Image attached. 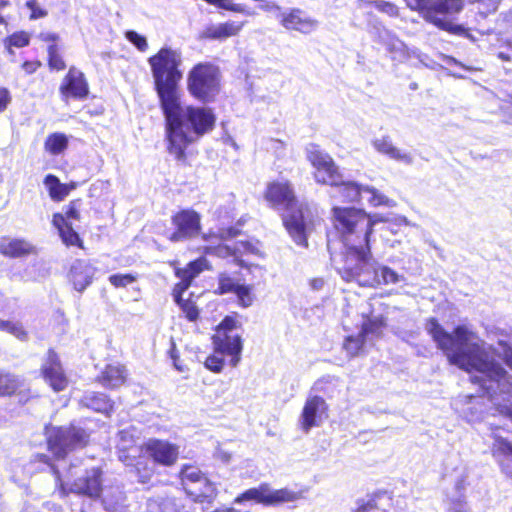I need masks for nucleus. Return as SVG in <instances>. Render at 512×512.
Here are the masks:
<instances>
[{
  "label": "nucleus",
  "instance_id": "nucleus-1",
  "mask_svg": "<svg viewBox=\"0 0 512 512\" xmlns=\"http://www.w3.org/2000/svg\"><path fill=\"white\" fill-rule=\"evenodd\" d=\"M331 214L332 226L344 247L341 265L336 268L342 280L370 288L397 283L399 277L394 270L373 263L370 240L377 219L352 206H334Z\"/></svg>",
  "mask_w": 512,
  "mask_h": 512
},
{
  "label": "nucleus",
  "instance_id": "nucleus-2",
  "mask_svg": "<svg viewBox=\"0 0 512 512\" xmlns=\"http://www.w3.org/2000/svg\"><path fill=\"white\" fill-rule=\"evenodd\" d=\"M164 116V140L167 153L181 165H189L192 146L216 126V115L212 108L183 106L181 97L160 107Z\"/></svg>",
  "mask_w": 512,
  "mask_h": 512
},
{
  "label": "nucleus",
  "instance_id": "nucleus-3",
  "mask_svg": "<svg viewBox=\"0 0 512 512\" xmlns=\"http://www.w3.org/2000/svg\"><path fill=\"white\" fill-rule=\"evenodd\" d=\"M425 328L450 364L469 373L480 372L496 382L506 377L507 372L499 363L489 360L478 344L470 343L473 333L466 326L458 325L449 333L437 318L430 317L425 322Z\"/></svg>",
  "mask_w": 512,
  "mask_h": 512
},
{
  "label": "nucleus",
  "instance_id": "nucleus-4",
  "mask_svg": "<svg viewBox=\"0 0 512 512\" xmlns=\"http://www.w3.org/2000/svg\"><path fill=\"white\" fill-rule=\"evenodd\" d=\"M159 106L180 96L179 84L183 78L181 53L171 47H161L148 58Z\"/></svg>",
  "mask_w": 512,
  "mask_h": 512
},
{
  "label": "nucleus",
  "instance_id": "nucleus-5",
  "mask_svg": "<svg viewBox=\"0 0 512 512\" xmlns=\"http://www.w3.org/2000/svg\"><path fill=\"white\" fill-rule=\"evenodd\" d=\"M47 451L56 460L64 461L76 450L84 449L90 444L91 432L75 423L68 425H47L44 428Z\"/></svg>",
  "mask_w": 512,
  "mask_h": 512
},
{
  "label": "nucleus",
  "instance_id": "nucleus-6",
  "mask_svg": "<svg viewBox=\"0 0 512 512\" xmlns=\"http://www.w3.org/2000/svg\"><path fill=\"white\" fill-rule=\"evenodd\" d=\"M220 68L211 62H199L191 67L187 74V91L200 103L214 102L222 87Z\"/></svg>",
  "mask_w": 512,
  "mask_h": 512
},
{
  "label": "nucleus",
  "instance_id": "nucleus-7",
  "mask_svg": "<svg viewBox=\"0 0 512 512\" xmlns=\"http://www.w3.org/2000/svg\"><path fill=\"white\" fill-rule=\"evenodd\" d=\"M239 328H241L239 314L232 312L223 317L214 328V333L211 336L214 352L228 357L232 367H236L241 361L244 346L242 336L236 332Z\"/></svg>",
  "mask_w": 512,
  "mask_h": 512
},
{
  "label": "nucleus",
  "instance_id": "nucleus-8",
  "mask_svg": "<svg viewBox=\"0 0 512 512\" xmlns=\"http://www.w3.org/2000/svg\"><path fill=\"white\" fill-rule=\"evenodd\" d=\"M178 479L182 490L194 503L212 504L218 495L215 483L196 464H183Z\"/></svg>",
  "mask_w": 512,
  "mask_h": 512
},
{
  "label": "nucleus",
  "instance_id": "nucleus-9",
  "mask_svg": "<svg viewBox=\"0 0 512 512\" xmlns=\"http://www.w3.org/2000/svg\"><path fill=\"white\" fill-rule=\"evenodd\" d=\"M139 445L133 439L127 444L122 438V443L117 447V455L139 483L148 484L157 474L156 465L145 453L139 452Z\"/></svg>",
  "mask_w": 512,
  "mask_h": 512
},
{
  "label": "nucleus",
  "instance_id": "nucleus-10",
  "mask_svg": "<svg viewBox=\"0 0 512 512\" xmlns=\"http://www.w3.org/2000/svg\"><path fill=\"white\" fill-rule=\"evenodd\" d=\"M302 497L301 492L291 490L287 487L272 489L270 484L262 482L258 487L249 488L240 493L234 502L242 504L253 501L266 507H276L285 503L295 502Z\"/></svg>",
  "mask_w": 512,
  "mask_h": 512
},
{
  "label": "nucleus",
  "instance_id": "nucleus-11",
  "mask_svg": "<svg viewBox=\"0 0 512 512\" xmlns=\"http://www.w3.org/2000/svg\"><path fill=\"white\" fill-rule=\"evenodd\" d=\"M80 205V198L71 200L65 206L64 213L56 212L52 215V224L57 229L59 237L66 247H77L84 250V241L70 222V220H81Z\"/></svg>",
  "mask_w": 512,
  "mask_h": 512
},
{
  "label": "nucleus",
  "instance_id": "nucleus-12",
  "mask_svg": "<svg viewBox=\"0 0 512 512\" xmlns=\"http://www.w3.org/2000/svg\"><path fill=\"white\" fill-rule=\"evenodd\" d=\"M306 159L313 168L312 176L319 185L331 186L338 184L343 174L331 155L324 152L318 145L312 144L306 151Z\"/></svg>",
  "mask_w": 512,
  "mask_h": 512
},
{
  "label": "nucleus",
  "instance_id": "nucleus-13",
  "mask_svg": "<svg viewBox=\"0 0 512 512\" xmlns=\"http://www.w3.org/2000/svg\"><path fill=\"white\" fill-rule=\"evenodd\" d=\"M173 231L167 236L172 243L193 239L202 231L201 215L192 208H182L171 215Z\"/></svg>",
  "mask_w": 512,
  "mask_h": 512
},
{
  "label": "nucleus",
  "instance_id": "nucleus-14",
  "mask_svg": "<svg viewBox=\"0 0 512 512\" xmlns=\"http://www.w3.org/2000/svg\"><path fill=\"white\" fill-rule=\"evenodd\" d=\"M263 198L268 206L273 209L289 210L296 208L299 201L295 194L294 187L289 180H272L267 183Z\"/></svg>",
  "mask_w": 512,
  "mask_h": 512
},
{
  "label": "nucleus",
  "instance_id": "nucleus-15",
  "mask_svg": "<svg viewBox=\"0 0 512 512\" xmlns=\"http://www.w3.org/2000/svg\"><path fill=\"white\" fill-rule=\"evenodd\" d=\"M139 452L145 453L155 465L174 466L179 459V446L168 440L150 438L139 445Z\"/></svg>",
  "mask_w": 512,
  "mask_h": 512
},
{
  "label": "nucleus",
  "instance_id": "nucleus-16",
  "mask_svg": "<svg viewBox=\"0 0 512 512\" xmlns=\"http://www.w3.org/2000/svg\"><path fill=\"white\" fill-rule=\"evenodd\" d=\"M200 234L202 240L207 243L201 248L203 255L219 258L234 256L235 250L224 244V241L239 235V230L235 227H222L217 231L209 229L207 232Z\"/></svg>",
  "mask_w": 512,
  "mask_h": 512
},
{
  "label": "nucleus",
  "instance_id": "nucleus-17",
  "mask_svg": "<svg viewBox=\"0 0 512 512\" xmlns=\"http://www.w3.org/2000/svg\"><path fill=\"white\" fill-rule=\"evenodd\" d=\"M102 476L103 471L100 467L86 468L84 473L77 477L70 487L67 486L68 495L73 493L92 500L99 499L103 492Z\"/></svg>",
  "mask_w": 512,
  "mask_h": 512
},
{
  "label": "nucleus",
  "instance_id": "nucleus-18",
  "mask_svg": "<svg viewBox=\"0 0 512 512\" xmlns=\"http://www.w3.org/2000/svg\"><path fill=\"white\" fill-rule=\"evenodd\" d=\"M59 93L64 101L85 100L90 93L85 74L76 66H70L59 85Z\"/></svg>",
  "mask_w": 512,
  "mask_h": 512
},
{
  "label": "nucleus",
  "instance_id": "nucleus-19",
  "mask_svg": "<svg viewBox=\"0 0 512 512\" xmlns=\"http://www.w3.org/2000/svg\"><path fill=\"white\" fill-rule=\"evenodd\" d=\"M40 373L43 380L54 392L64 391L68 387V376L59 354L53 348L47 350L46 358L40 367Z\"/></svg>",
  "mask_w": 512,
  "mask_h": 512
},
{
  "label": "nucleus",
  "instance_id": "nucleus-20",
  "mask_svg": "<svg viewBox=\"0 0 512 512\" xmlns=\"http://www.w3.org/2000/svg\"><path fill=\"white\" fill-rule=\"evenodd\" d=\"M328 416L329 406L325 399L318 395L308 396L300 414V428L308 433L313 427L320 426Z\"/></svg>",
  "mask_w": 512,
  "mask_h": 512
},
{
  "label": "nucleus",
  "instance_id": "nucleus-21",
  "mask_svg": "<svg viewBox=\"0 0 512 512\" xmlns=\"http://www.w3.org/2000/svg\"><path fill=\"white\" fill-rule=\"evenodd\" d=\"M206 256L202 254L200 257L189 261L184 267L176 266V261L170 262V265L174 267V275L179 278V281L173 287L189 289L194 279L202 272L212 270V265Z\"/></svg>",
  "mask_w": 512,
  "mask_h": 512
},
{
  "label": "nucleus",
  "instance_id": "nucleus-22",
  "mask_svg": "<svg viewBox=\"0 0 512 512\" xmlns=\"http://www.w3.org/2000/svg\"><path fill=\"white\" fill-rule=\"evenodd\" d=\"M464 8V0H431L426 22L439 28Z\"/></svg>",
  "mask_w": 512,
  "mask_h": 512
},
{
  "label": "nucleus",
  "instance_id": "nucleus-23",
  "mask_svg": "<svg viewBox=\"0 0 512 512\" xmlns=\"http://www.w3.org/2000/svg\"><path fill=\"white\" fill-rule=\"evenodd\" d=\"M282 216V222L293 241L302 247H308L306 224L301 204L296 208L286 210Z\"/></svg>",
  "mask_w": 512,
  "mask_h": 512
},
{
  "label": "nucleus",
  "instance_id": "nucleus-24",
  "mask_svg": "<svg viewBox=\"0 0 512 512\" xmlns=\"http://www.w3.org/2000/svg\"><path fill=\"white\" fill-rule=\"evenodd\" d=\"M279 21L285 29L303 34H309L317 27V21L299 8H292L281 13Z\"/></svg>",
  "mask_w": 512,
  "mask_h": 512
},
{
  "label": "nucleus",
  "instance_id": "nucleus-25",
  "mask_svg": "<svg viewBox=\"0 0 512 512\" xmlns=\"http://www.w3.org/2000/svg\"><path fill=\"white\" fill-rule=\"evenodd\" d=\"M95 268L88 262L77 259L70 267L67 278L77 292H83L94 278Z\"/></svg>",
  "mask_w": 512,
  "mask_h": 512
},
{
  "label": "nucleus",
  "instance_id": "nucleus-26",
  "mask_svg": "<svg viewBox=\"0 0 512 512\" xmlns=\"http://www.w3.org/2000/svg\"><path fill=\"white\" fill-rule=\"evenodd\" d=\"M128 372L125 365L111 363L104 366L96 381L104 388L115 390L127 383Z\"/></svg>",
  "mask_w": 512,
  "mask_h": 512
},
{
  "label": "nucleus",
  "instance_id": "nucleus-27",
  "mask_svg": "<svg viewBox=\"0 0 512 512\" xmlns=\"http://www.w3.org/2000/svg\"><path fill=\"white\" fill-rule=\"evenodd\" d=\"M393 505V498L386 490H377L360 499L354 512H389Z\"/></svg>",
  "mask_w": 512,
  "mask_h": 512
},
{
  "label": "nucleus",
  "instance_id": "nucleus-28",
  "mask_svg": "<svg viewBox=\"0 0 512 512\" xmlns=\"http://www.w3.org/2000/svg\"><path fill=\"white\" fill-rule=\"evenodd\" d=\"M244 22L227 21L218 25H208L200 33V40L223 41L240 33Z\"/></svg>",
  "mask_w": 512,
  "mask_h": 512
},
{
  "label": "nucleus",
  "instance_id": "nucleus-29",
  "mask_svg": "<svg viewBox=\"0 0 512 512\" xmlns=\"http://www.w3.org/2000/svg\"><path fill=\"white\" fill-rule=\"evenodd\" d=\"M83 408L104 415H111L114 412V401L105 393L99 391L85 392L78 401Z\"/></svg>",
  "mask_w": 512,
  "mask_h": 512
},
{
  "label": "nucleus",
  "instance_id": "nucleus-30",
  "mask_svg": "<svg viewBox=\"0 0 512 512\" xmlns=\"http://www.w3.org/2000/svg\"><path fill=\"white\" fill-rule=\"evenodd\" d=\"M35 253V247L23 238L2 237L0 254L7 258H21Z\"/></svg>",
  "mask_w": 512,
  "mask_h": 512
},
{
  "label": "nucleus",
  "instance_id": "nucleus-31",
  "mask_svg": "<svg viewBox=\"0 0 512 512\" xmlns=\"http://www.w3.org/2000/svg\"><path fill=\"white\" fill-rule=\"evenodd\" d=\"M187 290L188 289L181 287H173L171 295L174 302L182 311L184 318L188 322L196 323L200 319L201 310L198 307L196 300L192 298L193 294H190V297L188 298H183V295Z\"/></svg>",
  "mask_w": 512,
  "mask_h": 512
},
{
  "label": "nucleus",
  "instance_id": "nucleus-32",
  "mask_svg": "<svg viewBox=\"0 0 512 512\" xmlns=\"http://www.w3.org/2000/svg\"><path fill=\"white\" fill-rule=\"evenodd\" d=\"M23 379L6 368H0V398H12L21 392Z\"/></svg>",
  "mask_w": 512,
  "mask_h": 512
},
{
  "label": "nucleus",
  "instance_id": "nucleus-33",
  "mask_svg": "<svg viewBox=\"0 0 512 512\" xmlns=\"http://www.w3.org/2000/svg\"><path fill=\"white\" fill-rule=\"evenodd\" d=\"M388 327L387 318L384 315L373 316L370 314H364L362 316V323L360 327V333L366 339L368 336H374L375 338H381L384 335V331Z\"/></svg>",
  "mask_w": 512,
  "mask_h": 512
},
{
  "label": "nucleus",
  "instance_id": "nucleus-34",
  "mask_svg": "<svg viewBox=\"0 0 512 512\" xmlns=\"http://www.w3.org/2000/svg\"><path fill=\"white\" fill-rule=\"evenodd\" d=\"M338 184H332L331 187L337 188V197L343 203H359L363 193V186L355 181H344L339 178Z\"/></svg>",
  "mask_w": 512,
  "mask_h": 512
},
{
  "label": "nucleus",
  "instance_id": "nucleus-35",
  "mask_svg": "<svg viewBox=\"0 0 512 512\" xmlns=\"http://www.w3.org/2000/svg\"><path fill=\"white\" fill-rule=\"evenodd\" d=\"M34 461L38 462V463L45 464L46 466L49 467L50 472L53 475L54 480H55L56 489L59 491L61 496H67L68 495L67 484L64 482V480L62 478L60 469L55 464V462H57L58 460H56L52 454L47 455L44 453H37L34 456Z\"/></svg>",
  "mask_w": 512,
  "mask_h": 512
},
{
  "label": "nucleus",
  "instance_id": "nucleus-36",
  "mask_svg": "<svg viewBox=\"0 0 512 512\" xmlns=\"http://www.w3.org/2000/svg\"><path fill=\"white\" fill-rule=\"evenodd\" d=\"M373 146L378 152L385 154L396 161H401L407 164L412 162L410 154L403 153L396 148L389 137H383L375 140Z\"/></svg>",
  "mask_w": 512,
  "mask_h": 512
},
{
  "label": "nucleus",
  "instance_id": "nucleus-37",
  "mask_svg": "<svg viewBox=\"0 0 512 512\" xmlns=\"http://www.w3.org/2000/svg\"><path fill=\"white\" fill-rule=\"evenodd\" d=\"M69 139L62 132H54L49 134L44 141V149L50 155H60L68 148Z\"/></svg>",
  "mask_w": 512,
  "mask_h": 512
},
{
  "label": "nucleus",
  "instance_id": "nucleus-38",
  "mask_svg": "<svg viewBox=\"0 0 512 512\" xmlns=\"http://www.w3.org/2000/svg\"><path fill=\"white\" fill-rule=\"evenodd\" d=\"M50 199L54 202H61L67 197V190L64 183L54 174H47L43 179Z\"/></svg>",
  "mask_w": 512,
  "mask_h": 512
},
{
  "label": "nucleus",
  "instance_id": "nucleus-39",
  "mask_svg": "<svg viewBox=\"0 0 512 512\" xmlns=\"http://www.w3.org/2000/svg\"><path fill=\"white\" fill-rule=\"evenodd\" d=\"M358 4L374 7L378 12L390 18H398L400 16L399 7L386 0H358Z\"/></svg>",
  "mask_w": 512,
  "mask_h": 512
},
{
  "label": "nucleus",
  "instance_id": "nucleus-40",
  "mask_svg": "<svg viewBox=\"0 0 512 512\" xmlns=\"http://www.w3.org/2000/svg\"><path fill=\"white\" fill-rule=\"evenodd\" d=\"M497 427L492 429L493 443L491 446V453L493 456L503 457L507 459L512 457V443L506 438L501 437L495 431Z\"/></svg>",
  "mask_w": 512,
  "mask_h": 512
},
{
  "label": "nucleus",
  "instance_id": "nucleus-41",
  "mask_svg": "<svg viewBox=\"0 0 512 512\" xmlns=\"http://www.w3.org/2000/svg\"><path fill=\"white\" fill-rule=\"evenodd\" d=\"M365 342L366 339L360 332L357 335H349L344 339L343 349L349 358H355L364 351Z\"/></svg>",
  "mask_w": 512,
  "mask_h": 512
},
{
  "label": "nucleus",
  "instance_id": "nucleus-42",
  "mask_svg": "<svg viewBox=\"0 0 512 512\" xmlns=\"http://www.w3.org/2000/svg\"><path fill=\"white\" fill-rule=\"evenodd\" d=\"M47 65L50 71L61 72L67 68L66 61L58 45H48Z\"/></svg>",
  "mask_w": 512,
  "mask_h": 512
},
{
  "label": "nucleus",
  "instance_id": "nucleus-43",
  "mask_svg": "<svg viewBox=\"0 0 512 512\" xmlns=\"http://www.w3.org/2000/svg\"><path fill=\"white\" fill-rule=\"evenodd\" d=\"M239 282L226 272H220L217 275V286L213 290V294L223 296L226 294H233Z\"/></svg>",
  "mask_w": 512,
  "mask_h": 512
},
{
  "label": "nucleus",
  "instance_id": "nucleus-44",
  "mask_svg": "<svg viewBox=\"0 0 512 512\" xmlns=\"http://www.w3.org/2000/svg\"><path fill=\"white\" fill-rule=\"evenodd\" d=\"M233 294L236 296L238 306L248 308L253 305L256 297L251 284L239 283Z\"/></svg>",
  "mask_w": 512,
  "mask_h": 512
},
{
  "label": "nucleus",
  "instance_id": "nucleus-45",
  "mask_svg": "<svg viewBox=\"0 0 512 512\" xmlns=\"http://www.w3.org/2000/svg\"><path fill=\"white\" fill-rule=\"evenodd\" d=\"M0 331L7 332L20 341H26L28 339V332L19 322H13L0 318Z\"/></svg>",
  "mask_w": 512,
  "mask_h": 512
},
{
  "label": "nucleus",
  "instance_id": "nucleus-46",
  "mask_svg": "<svg viewBox=\"0 0 512 512\" xmlns=\"http://www.w3.org/2000/svg\"><path fill=\"white\" fill-rule=\"evenodd\" d=\"M30 43V36L25 31H19L11 34L5 39V46L9 53H13L12 48H23Z\"/></svg>",
  "mask_w": 512,
  "mask_h": 512
},
{
  "label": "nucleus",
  "instance_id": "nucleus-47",
  "mask_svg": "<svg viewBox=\"0 0 512 512\" xmlns=\"http://www.w3.org/2000/svg\"><path fill=\"white\" fill-rule=\"evenodd\" d=\"M206 3L210 5H214L218 8L234 12V13H241L246 15H252L253 13L250 12L246 5L233 3L231 0H204Z\"/></svg>",
  "mask_w": 512,
  "mask_h": 512
},
{
  "label": "nucleus",
  "instance_id": "nucleus-48",
  "mask_svg": "<svg viewBox=\"0 0 512 512\" xmlns=\"http://www.w3.org/2000/svg\"><path fill=\"white\" fill-rule=\"evenodd\" d=\"M138 275L132 274V273H126V274H112L109 276L108 280L110 284L115 288H124L135 281H137Z\"/></svg>",
  "mask_w": 512,
  "mask_h": 512
},
{
  "label": "nucleus",
  "instance_id": "nucleus-49",
  "mask_svg": "<svg viewBox=\"0 0 512 512\" xmlns=\"http://www.w3.org/2000/svg\"><path fill=\"white\" fill-rule=\"evenodd\" d=\"M443 25L440 26L438 29L448 32L452 35L462 36L464 38L472 39V34L470 32L469 28L464 27L461 24H454L450 20L446 23H442Z\"/></svg>",
  "mask_w": 512,
  "mask_h": 512
},
{
  "label": "nucleus",
  "instance_id": "nucleus-50",
  "mask_svg": "<svg viewBox=\"0 0 512 512\" xmlns=\"http://www.w3.org/2000/svg\"><path fill=\"white\" fill-rule=\"evenodd\" d=\"M363 193L369 194L367 201L373 207L386 205L388 203L387 197L385 195H383L382 193H380L374 187L363 186Z\"/></svg>",
  "mask_w": 512,
  "mask_h": 512
},
{
  "label": "nucleus",
  "instance_id": "nucleus-51",
  "mask_svg": "<svg viewBox=\"0 0 512 512\" xmlns=\"http://www.w3.org/2000/svg\"><path fill=\"white\" fill-rule=\"evenodd\" d=\"M125 38L141 52H145L148 49L146 37L134 30L126 31Z\"/></svg>",
  "mask_w": 512,
  "mask_h": 512
},
{
  "label": "nucleus",
  "instance_id": "nucleus-52",
  "mask_svg": "<svg viewBox=\"0 0 512 512\" xmlns=\"http://www.w3.org/2000/svg\"><path fill=\"white\" fill-rule=\"evenodd\" d=\"M213 351L212 354L206 357L204 361V366L214 373H220L225 365L223 357H220Z\"/></svg>",
  "mask_w": 512,
  "mask_h": 512
},
{
  "label": "nucleus",
  "instance_id": "nucleus-53",
  "mask_svg": "<svg viewBox=\"0 0 512 512\" xmlns=\"http://www.w3.org/2000/svg\"><path fill=\"white\" fill-rule=\"evenodd\" d=\"M407 6L413 10L417 11L421 17L426 21V17L429 10V5L431 0H405Z\"/></svg>",
  "mask_w": 512,
  "mask_h": 512
},
{
  "label": "nucleus",
  "instance_id": "nucleus-54",
  "mask_svg": "<svg viewBox=\"0 0 512 512\" xmlns=\"http://www.w3.org/2000/svg\"><path fill=\"white\" fill-rule=\"evenodd\" d=\"M467 2L468 4H480L483 6V9H479V13L483 16H487L489 14L494 13L497 8L498 4L495 0H464V3Z\"/></svg>",
  "mask_w": 512,
  "mask_h": 512
},
{
  "label": "nucleus",
  "instance_id": "nucleus-55",
  "mask_svg": "<svg viewBox=\"0 0 512 512\" xmlns=\"http://www.w3.org/2000/svg\"><path fill=\"white\" fill-rule=\"evenodd\" d=\"M26 6L30 9L31 11V14H30V18L31 19H38V18H42V17H45L47 15V11H45L44 9L40 8L38 6V3L36 0H28L26 2Z\"/></svg>",
  "mask_w": 512,
  "mask_h": 512
},
{
  "label": "nucleus",
  "instance_id": "nucleus-56",
  "mask_svg": "<svg viewBox=\"0 0 512 512\" xmlns=\"http://www.w3.org/2000/svg\"><path fill=\"white\" fill-rule=\"evenodd\" d=\"M12 101V95L8 88L0 87V113L4 112Z\"/></svg>",
  "mask_w": 512,
  "mask_h": 512
},
{
  "label": "nucleus",
  "instance_id": "nucleus-57",
  "mask_svg": "<svg viewBox=\"0 0 512 512\" xmlns=\"http://www.w3.org/2000/svg\"><path fill=\"white\" fill-rule=\"evenodd\" d=\"M42 66V62L38 59L26 60L21 64L22 70L30 75L35 73Z\"/></svg>",
  "mask_w": 512,
  "mask_h": 512
},
{
  "label": "nucleus",
  "instance_id": "nucleus-58",
  "mask_svg": "<svg viewBox=\"0 0 512 512\" xmlns=\"http://www.w3.org/2000/svg\"><path fill=\"white\" fill-rule=\"evenodd\" d=\"M37 38L49 45H58L57 42L59 41V35L51 32H41L38 34Z\"/></svg>",
  "mask_w": 512,
  "mask_h": 512
},
{
  "label": "nucleus",
  "instance_id": "nucleus-59",
  "mask_svg": "<svg viewBox=\"0 0 512 512\" xmlns=\"http://www.w3.org/2000/svg\"><path fill=\"white\" fill-rule=\"evenodd\" d=\"M170 354H171V358H172V360H173V365H174V367H175L178 371H180V372H184V371H186V370H187V367L181 363V361H180V359H179V356H178V354H177V352H176L175 348H173V349L171 350Z\"/></svg>",
  "mask_w": 512,
  "mask_h": 512
},
{
  "label": "nucleus",
  "instance_id": "nucleus-60",
  "mask_svg": "<svg viewBox=\"0 0 512 512\" xmlns=\"http://www.w3.org/2000/svg\"><path fill=\"white\" fill-rule=\"evenodd\" d=\"M502 471L510 478H512V457L503 459L501 463Z\"/></svg>",
  "mask_w": 512,
  "mask_h": 512
},
{
  "label": "nucleus",
  "instance_id": "nucleus-61",
  "mask_svg": "<svg viewBox=\"0 0 512 512\" xmlns=\"http://www.w3.org/2000/svg\"><path fill=\"white\" fill-rule=\"evenodd\" d=\"M330 382L325 379H319L316 381L314 388L320 392H326V385H328Z\"/></svg>",
  "mask_w": 512,
  "mask_h": 512
},
{
  "label": "nucleus",
  "instance_id": "nucleus-62",
  "mask_svg": "<svg viewBox=\"0 0 512 512\" xmlns=\"http://www.w3.org/2000/svg\"><path fill=\"white\" fill-rule=\"evenodd\" d=\"M324 285V279L323 278H313L310 280V286L314 289V290H319L323 287Z\"/></svg>",
  "mask_w": 512,
  "mask_h": 512
},
{
  "label": "nucleus",
  "instance_id": "nucleus-63",
  "mask_svg": "<svg viewBox=\"0 0 512 512\" xmlns=\"http://www.w3.org/2000/svg\"><path fill=\"white\" fill-rule=\"evenodd\" d=\"M211 512H241L238 509H235L233 507H225V508H217Z\"/></svg>",
  "mask_w": 512,
  "mask_h": 512
},
{
  "label": "nucleus",
  "instance_id": "nucleus-64",
  "mask_svg": "<svg viewBox=\"0 0 512 512\" xmlns=\"http://www.w3.org/2000/svg\"><path fill=\"white\" fill-rule=\"evenodd\" d=\"M505 364L512 369V351L505 354L504 357Z\"/></svg>",
  "mask_w": 512,
  "mask_h": 512
}]
</instances>
